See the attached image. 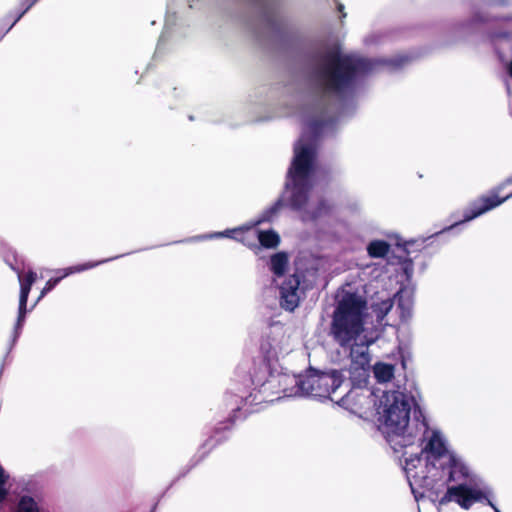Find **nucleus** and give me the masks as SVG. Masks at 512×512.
Returning <instances> with one entry per match:
<instances>
[{
    "label": "nucleus",
    "instance_id": "1",
    "mask_svg": "<svg viewBox=\"0 0 512 512\" xmlns=\"http://www.w3.org/2000/svg\"><path fill=\"white\" fill-rule=\"evenodd\" d=\"M367 302L348 286L337 296V305L331 322V335L335 342L348 352L351 364L349 373L355 384L365 383L369 375V346L376 336L365 327Z\"/></svg>",
    "mask_w": 512,
    "mask_h": 512
},
{
    "label": "nucleus",
    "instance_id": "2",
    "mask_svg": "<svg viewBox=\"0 0 512 512\" xmlns=\"http://www.w3.org/2000/svg\"><path fill=\"white\" fill-rule=\"evenodd\" d=\"M315 159L314 141L303 135L294 146L282 199L268 209L256 224L270 221L283 202L297 211L304 221L318 219L329 212L330 205L314 189L317 176Z\"/></svg>",
    "mask_w": 512,
    "mask_h": 512
},
{
    "label": "nucleus",
    "instance_id": "3",
    "mask_svg": "<svg viewBox=\"0 0 512 512\" xmlns=\"http://www.w3.org/2000/svg\"><path fill=\"white\" fill-rule=\"evenodd\" d=\"M359 403L362 405L373 404V408H363L360 412L361 417L369 418L377 415L379 429L397 451V447H406L413 444L417 438L416 416L419 419L425 418L419 408L413 412V421L410 422V412L415 404L414 399L403 391L394 390L383 392L378 397L373 394H359Z\"/></svg>",
    "mask_w": 512,
    "mask_h": 512
},
{
    "label": "nucleus",
    "instance_id": "4",
    "mask_svg": "<svg viewBox=\"0 0 512 512\" xmlns=\"http://www.w3.org/2000/svg\"><path fill=\"white\" fill-rule=\"evenodd\" d=\"M417 437L422 439L425 453V462L420 456L406 459L404 470L410 487L415 493V486L432 488L434 480L438 477V466L451 459L454 451L450 450L442 432L437 428H430L426 418L416 416Z\"/></svg>",
    "mask_w": 512,
    "mask_h": 512
},
{
    "label": "nucleus",
    "instance_id": "5",
    "mask_svg": "<svg viewBox=\"0 0 512 512\" xmlns=\"http://www.w3.org/2000/svg\"><path fill=\"white\" fill-rule=\"evenodd\" d=\"M375 65L371 60L331 50L318 61L314 78L325 93L342 96L352 89L359 76L373 71Z\"/></svg>",
    "mask_w": 512,
    "mask_h": 512
},
{
    "label": "nucleus",
    "instance_id": "6",
    "mask_svg": "<svg viewBox=\"0 0 512 512\" xmlns=\"http://www.w3.org/2000/svg\"><path fill=\"white\" fill-rule=\"evenodd\" d=\"M440 470L447 476V481L458 484L447 488L443 496L438 499V506L453 501L467 510L473 504L488 498L490 488L484 483L476 481L469 467L455 452L451 455V459L443 461L438 466V473ZM441 477L442 475L439 474L434 482Z\"/></svg>",
    "mask_w": 512,
    "mask_h": 512
},
{
    "label": "nucleus",
    "instance_id": "7",
    "mask_svg": "<svg viewBox=\"0 0 512 512\" xmlns=\"http://www.w3.org/2000/svg\"><path fill=\"white\" fill-rule=\"evenodd\" d=\"M294 388L285 391V395L292 396H311L320 398H329L331 401L344 402L355 395V391L346 393L348 385H344L343 375L338 371L318 372L309 370L304 376L293 377Z\"/></svg>",
    "mask_w": 512,
    "mask_h": 512
},
{
    "label": "nucleus",
    "instance_id": "8",
    "mask_svg": "<svg viewBox=\"0 0 512 512\" xmlns=\"http://www.w3.org/2000/svg\"><path fill=\"white\" fill-rule=\"evenodd\" d=\"M291 350L289 337L286 335L283 326L273 325L263 337L260 344V352L263 356V365L258 373L253 376V383L263 385L267 377L271 375L274 364L279 357Z\"/></svg>",
    "mask_w": 512,
    "mask_h": 512
},
{
    "label": "nucleus",
    "instance_id": "9",
    "mask_svg": "<svg viewBox=\"0 0 512 512\" xmlns=\"http://www.w3.org/2000/svg\"><path fill=\"white\" fill-rule=\"evenodd\" d=\"M512 197V179L507 180L493 192L491 196H483L475 201L470 210L465 213L464 222L470 221L483 213L499 206Z\"/></svg>",
    "mask_w": 512,
    "mask_h": 512
},
{
    "label": "nucleus",
    "instance_id": "10",
    "mask_svg": "<svg viewBox=\"0 0 512 512\" xmlns=\"http://www.w3.org/2000/svg\"><path fill=\"white\" fill-rule=\"evenodd\" d=\"M226 238L236 239L246 245L258 240L261 246L266 248H275L280 242V237L275 231H260L253 227L226 229Z\"/></svg>",
    "mask_w": 512,
    "mask_h": 512
},
{
    "label": "nucleus",
    "instance_id": "11",
    "mask_svg": "<svg viewBox=\"0 0 512 512\" xmlns=\"http://www.w3.org/2000/svg\"><path fill=\"white\" fill-rule=\"evenodd\" d=\"M299 285L300 280L298 276L292 275L280 286V301L284 309L293 311L299 305L303 295Z\"/></svg>",
    "mask_w": 512,
    "mask_h": 512
},
{
    "label": "nucleus",
    "instance_id": "12",
    "mask_svg": "<svg viewBox=\"0 0 512 512\" xmlns=\"http://www.w3.org/2000/svg\"><path fill=\"white\" fill-rule=\"evenodd\" d=\"M37 279V274L29 270L26 275L22 278L19 274V281H20V296H19V309H18V318H17V327H21L26 311H27V301L28 296L31 291L32 285L35 283Z\"/></svg>",
    "mask_w": 512,
    "mask_h": 512
},
{
    "label": "nucleus",
    "instance_id": "13",
    "mask_svg": "<svg viewBox=\"0 0 512 512\" xmlns=\"http://www.w3.org/2000/svg\"><path fill=\"white\" fill-rule=\"evenodd\" d=\"M98 263H93V262H87V263H84V264H79V265H75V266H71V267H68L64 270V273L63 275L59 276V277H54V278H50L44 288L41 290L40 292V295L38 297V300H40L42 297H44L48 292H50L63 278H65L66 276L70 275V274H73V273H77V272H82V271H85V270H88V269H91V268H94Z\"/></svg>",
    "mask_w": 512,
    "mask_h": 512
},
{
    "label": "nucleus",
    "instance_id": "14",
    "mask_svg": "<svg viewBox=\"0 0 512 512\" xmlns=\"http://www.w3.org/2000/svg\"><path fill=\"white\" fill-rule=\"evenodd\" d=\"M395 299L398 303V309H400V315L402 319H407L412 311L413 307V292L410 289H401Z\"/></svg>",
    "mask_w": 512,
    "mask_h": 512
},
{
    "label": "nucleus",
    "instance_id": "15",
    "mask_svg": "<svg viewBox=\"0 0 512 512\" xmlns=\"http://www.w3.org/2000/svg\"><path fill=\"white\" fill-rule=\"evenodd\" d=\"M373 373L379 383H386L394 377L395 367L389 363L378 362L373 367Z\"/></svg>",
    "mask_w": 512,
    "mask_h": 512
},
{
    "label": "nucleus",
    "instance_id": "16",
    "mask_svg": "<svg viewBox=\"0 0 512 512\" xmlns=\"http://www.w3.org/2000/svg\"><path fill=\"white\" fill-rule=\"evenodd\" d=\"M389 249L390 245L382 240L371 241L367 246V252L369 256L373 258L385 257L389 252Z\"/></svg>",
    "mask_w": 512,
    "mask_h": 512
},
{
    "label": "nucleus",
    "instance_id": "17",
    "mask_svg": "<svg viewBox=\"0 0 512 512\" xmlns=\"http://www.w3.org/2000/svg\"><path fill=\"white\" fill-rule=\"evenodd\" d=\"M288 265V257L285 253H277L271 257V270L276 276L283 275Z\"/></svg>",
    "mask_w": 512,
    "mask_h": 512
},
{
    "label": "nucleus",
    "instance_id": "18",
    "mask_svg": "<svg viewBox=\"0 0 512 512\" xmlns=\"http://www.w3.org/2000/svg\"><path fill=\"white\" fill-rule=\"evenodd\" d=\"M17 512H38L37 504L32 497L23 496L19 501Z\"/></svg>",
    "mask_w": 512,
    "mask_h": 512
},
{
    "label": "nucleus",
    "instance_id": "19",
    "mask_svg": "<svg viewBox=\"0 0 512 512\" xmlns=\"http://www.w3.org/2000/svg\"><path fill=\"white\" fill-rule=\"evenodd\" d=\"M393 307V300L386 299L375 306V312L379 319H383Z\"/></svg>",
    "mask_w": 512,
    "mask_h": 512
},
{
    "label": "nucleus",
    "instance_id": "20",
    "mask_svg": "<svg viewBox=\"0 0 512 512\" xmlns=\"http://www.w3.org/2000/svg\"><path fill=\"white\" fill-rule=\"evenodd\" d=\"M38 0H25V4H26V8L21 12L19 13L15 19L13 20V22L11 23V25L9 26V28L7 29V32L23 17V15L37 2Z\"/></svg>",
    "mask_w": 512,
    "mask_h": 512
},
{
    "label": "nucleus",
    "instance_id": "21",
    "mask_svg": "<svg viewBox=\"0 0 512 512\" xmlns=\"http://www.w3.org/2000/svg\"><path fill=\"white\" fill-rule=\"evenodd\" d=\"M6 481L7 476H5L4 470L0 468V502H2L7 496V490L5 489Z\"/></svg>",
    "mask_w": 512,
    "mask_h": 512
},
{
    "label": "nucleus",
    "instance_id": "22",
    "mask_svg": "<svg viewBox=\"0 0 512 512\" xmlns=\"http://www.w3.org/2000/svg\"><path fill=\"white\" fill-rule=\"evenodd\" d=\"M309 127L314 130V131H318L319 130V127H320V123L316 122V121H313V122H310L309 123Z\"/></svg>",
    "mask_w": 512,
    "mask_h": 512
},
{
    "label": "nucleus",
    "instance_id": "23",
    "mask_svg": "<svg viewBox=\"0 0 512 512\" xmlns=\"http://www.w3.org/2000/svg\"><path fill=\"white\" fill-rule=\"evenodd\" d=\"M506 71L508 75L512 78V60L507 63Z\"/></svg>",
    "mask_w": 512,
    "mask_h": 512
},
{
    "label": "nucleus",
    "instance_id": "24",
    "mask_svg": "<svg viewBox=\"0 0 512 512\" xmlns=\"http://www.w3.org/2000/svg\"><path fill=\"white\" fill-rule=\"evenodd\" d=\"M491 496H492V491L490 490V494H489L488 498L486 499V500L488 501L489 505L494 509V511H495V512H501V511H500L497 507H495V506L493 505V503L490 501V497H491Z\"/></svg>",
    "mask_w": 512,
    "mask_h": 512
},
{
    "label": "nucleus",
    "instance_id": "25",
    "mask_svg": "<svg viewBox=\"0 0 512 512\" xmlns=\"http://www.w3.org/2000/svg\"><path fill=\"white\" fill-rule=\"evenodd\" d=\"M214 236H215V237H219V238L224 237V232H223V231H222V232H217V233H215L214 235H209V236H207V238H212V237H214Z\"/></svg>",
    "mask_w": 512,
    "mask_h": 512
},
{
    "label": "nucleus",
    "instance_id": "26",
    "mask_svg": "<svg viewBox=\"0 0 512 512\" xmlns=\"http://www.w3.org/2000/svg\"><path fill=\"white\" fill-rule=\"evenodd\" d=\"M385 63H386V64H388V65H399V63H394V62H392V61L385 62Z\"/></svg>",
    "mask_w": 512,
    "mask_h": 512
}]
</instances>
